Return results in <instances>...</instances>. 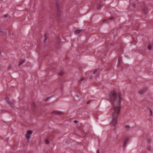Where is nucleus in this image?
Returning <instances> with one entry per match:
<instances>
[{
	"label": "nucleus",
	"instance_id": "10",
	"mask_svg": "<svg viewBox=\"0 0 153 153\" xmlns=\"http://www.w3.org/2000/svg\"><path fill=\"white\" fill-rule=\"evenodd\" d=\"M64 74V72H63L62 71H61V72H59V74L60 75H63Z\"/></svg>",
	"mask_w": 153,
	"mask_h": 153
},
{
	"label": "nucleus",
	"instance_id": "18",
	"mask_svg": "<svg viewBox=\"0 0 153 153\" xmlns=\"http://www.w3.org/2000/svg\"><path fill=\"white\" fill-rule=\"evenodd\" d=\"M0 32H1V30H0Z\"/></svg>",
	"mask_w": 153,
	"mask_h": 153
},
{
	"label": "nucleus",
	"instance_id": "14",
	"mask_svg": "<svg viewBox=\"0 0 153 153\" xmlns=\"http://www.w3.org/2000/svg\"><path fill=\"white\" fill-rule=\"evenodd\" d=\"M78 121H77V120H74V123H78Z\"/></svg>",
	"mask_w": 153,
	"mask_h": 153
},
{
	"label": "nucleus",
	"instance_id": "19",
	"mask_svg": "<svg viewBox=\"0 0 153 153\" xmlns=\"http://www.w3.org/2000/svg\"><path fill=\"white\" fill-rule=\"evenodd\" d=\"M10 106H11V107H12L11 105H10Z\"/></svg>",
	"mask_w": 153,
	"mask_h": 153
},
{
	"label": "nucleus",
	"instance_id": "3",
	"mask_svg": "<svg viewBox=\"0 0 153 153\" xmlns=\"http://www.w3.org/2000/svg\"><path fill=\"white\" fill-rule=\"evenodd\" d=\"M130 137V136L129 135L128 136H125L124 137L123 140V147H125L126 146V144L128 143Z\"/></svg>",
	"mask_w": 153,
	"mask_h": 153
},
{
	"label": "nucleus",
	"instance_id": "17",
	"mask_svg": "<svg viewBox=\"0 0 153 153\" xmlns=\"http://www.w3.org/2000/svg\"><path fill=\"white\" fill-rule=\"evenodd\" d=\"M146 10H144V11H146Z\"/></svg>",
	"mask_w": 153,
	"mask_h": 153
},
{
	"label": "nucleus",
	"instance_id": "7",
	"mask_svg": "<svg viewBox=\"0 0 153 153\" xmlns=\"http://www.w3.org/2000/svg\"><path fill=\"white\" fill-rule=\"evenodd\" d=\"M25 59H21L20 60L19 62V65H21L22 64L25 62Z\"/></svg>",
	"mask_w": 153,
	"mask_h": 153
},
{
	"label": "nucleus",
	"instance_id": "1",
	"mask_svg": "<svg viewBox=\"0 0 153 153\" xmlns=\"http://www.w3.org/2000/svg\"><path fill=\"white\" fill-rule=\"evenodd\" d=\"M110 100L114 106L113 112L114 115H118L120 113L121 108L120 105L122 101V98L120 94H117L116 91H112L109 96Z\"/></svg>",
	"mask_w": 153,
	"mask_h": 153
},
{
	"label": "nucleus",
	"instance_id": "9",
	"mask_svg": "<svg viewBox=\"0 0 153 153\" xmlns=\"http://www.w3.org/2000/svg\"><path fill=\"white\" fill-rule=\"evenodd\" d=\"M82 31V30H76V33H80Z\"/></svg>",
	"mask_w": 153,
	"mask_h": 153
},
{
	"label": "nucleus",
	"instance_id": "13",
	"mask_svg": "<svg viewBox=\"0 0 153 153\" xmlns=\"http://www.w3.org/2000/svg\"><path fill=\"white\" fill-rule=\"evenodd\" d=\"M45 143L46 144H48L49 143V141L47 140H45Z\"/></svg>",
	"mask_w": 153,
	"mask_h": 153
},
{
	"label": "nucleus",
	"instance_id": "20",
	"mask_svg": "<svg viewBox=\"0 0 153 153\" xmlns=\"http://www.w3.org/2000/svg\"><path fill=\"white\" fill-rule=\"evenodd\" d=\"M98 153H99V152H98Z\"/></svg>",
	"mask_w": 153,
	"mask_h": 153
},
{
	"label": "nucleus",
	"instance_id": "4",
	"mask_svg": "<svg viewBox=\"0 0 153 153\" xmlns=\"http://www.w3.org/2000/svg\"><path fill=\"white\" fill-rule=\"evenodd\" d=\"M32 131L31 130H28L27 131V132L26 135V138L28 140V141H29V139L30 138V136L32 134Z\"/></svg>",
	"mask_w": 153,
	"mask_h": 153
},
{
	"label": "nucleus",
	"instance_id": "16",
	"mask_svg": "<svg viewBox=\"0 0 153 153\" xmlns=\"http://www.w3.org/2000/svg\"><path fill=\"white\" fill-rule=\"evenodd\" d=\"M150 114H152V111H151V109H150Z\"/></svg>",
	"mask_w": 153,
	"mask_h": 153
},
{
	"label": "nucleus",
	"instance_id": "2",
	"mask_svg": "<svg viewBox=\"0 0 153 153\" xmlns=\"http://www.w3.org/2000/svg\"><path fill=\"white\" fill-rule=\"evenodd\" d=\"M112 120L110 122L111 126L114 127V129L116 128V125L117 122V115H112L111 117Z\"/></svg>",
	"mask_w": 153,
	"mask_h": 153
},
{
	"label": "nucleus",
	"instance_id": "15",
	"mask_svg": "<svg viewBox=\"0 0 153 153\" xmlns=\"http://www.w3.org/2000/svg\"><path fill=\"white\" fill-rule=\"evenodd\" d=\"M129 127L128 126H126V129H127L129 128Z\"/></svg>",
	"mask_w": 153,
	"mask_h": 153
},
{
	"label": "nucleus",
	"instance_id": "11",
	"mask_svg": "<svg viewBox=\"0 0 153 153\" xmlns=\"http://www.w3.org/2000/svg\"><path fill=\"white\" fill-rule=\"evenodd\" d=\"M98 70H95L93 72V74H96V73L97 72Z\"/></svg>",
	"mask_w": 153,
	"mask_h": 153
},
{
	"label": "nucleus",
	"instance_id": "12",
	"mask_svg": "<svg viewBox=\"0 0 153 153\" xmlns=\"http://www.w3.org/2000/svg\"><path fill=\"white\" fill-rule=\"evenodd\" d=\"M6 100L7 102H8L9 101V99L8 97H6Z\"/></svg>",
	"mask_w": 153,
	"mask_h": 153
},
{
	"label": "nucleus",
	"instance_id": "8",
	"mask_svg": "<svg viewBox=\"0 0 153 153\" xmlns=\"http://www.w3.org/2000/svg\"><path fill=\"white\" fill-rule=\"evenodd\" d=\"M153 46V44L152 45H149L147 47V49L148 50H152V47Z\"/></svg>",
	"mask_w": 153,
	"mask_h": 153
},
{
	"label": "nucleus",
	"instance_id": "6",
	"mask_svg": "<svg viewBox=\"0 0 153 153\" xmlns=\"http://www.w3.org/2000/svg\"><path fill=\"white\" fill-rule=\"evenodd\" d=\"M56 8L57 11L60 12L61 10V7L58 3L56 4Z\"/></svg>",
	"mask_w": 153,
	"mask_h": 153
},
{
	"label": "nucleus",
	"instance_id": "5",
	"mask_svg": "<svg viewBox=\"0 0 153 153\" xmlns=\"http://www.w3.org/2000/svg\"><path fill=\"white\" fill-rule=\"evenodd\" d=\"M51 114H56V115H62L63 114V113L60 111H54L52 112L51 113Z\"/></svg>",
	"mask_w": 153,
	"mask_h": 153
}]
</instances>
